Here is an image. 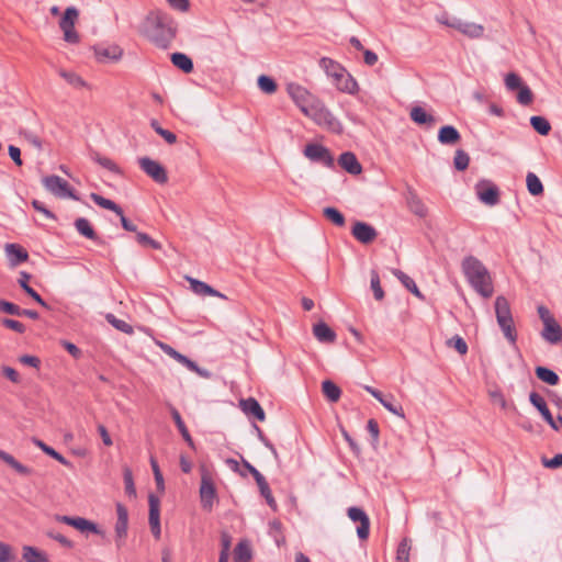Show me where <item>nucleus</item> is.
Returning <instances> with one entry per match:
<instances>
[{
  "label": "nucleus",
  "mask_w": 562,
  "mask_h": 562,
  "mask_svg": "<svg viewBox=\"0 0 562 562\" xmlns=\"http://www.w3.org/2000/svg\"><path fill=\"white\" fill-rule=\"evenodd\" d=\"M177 22L164 11H153L146 18L147 37L159 48H168L177 35Z\"/></svg>",
  "instance_id": "obj_1"
},
{
  "label": "nucleus",
  "mask_w": 562,
  "mask_h": 562,
  "mask_svg": "<svg viewBox=\"0 0 562 562\" xmlns=\"http://www.w3.org/2000/svg\"><path fill=\"white\" fill-rule=\"evenodd\" d=\"M461 268L476 293L484 299H490L493 295L494 286L491 273L481 260L474 256H467L462 260Z\"/></svg>",
  "instance_id": "obj_2"
},
{
  "label": "nucleus",
  "mask_w": 562,
  "mask_h": 562,
  "mask_svg": "<svg viewBox=\"0 0 562 562\" xmlns=\"http://www.w3.org/2000/svg\"><path fill=\"white\" fill-rule=\"evenodd\" d=\"M495 314L498 326L504 333L505 338L512 344L516 345L517 333L514 326L512 311L506 297L499 295L495 300Z\"/></svg>",
  "instance_id": "obj_3"
},
{
  "label": "nucleus",
  "mask_w": 562,
  "mask_h": 562,
  "mask_svg": "<svg viewBox=\"0 0 562 562\" xmlns=\"http://www.w3.org/2000/svg\"><path fill=\"white\" fill-rule=\"evenodd\" d=\"M303 113L319 126L327 127L333 132L341 131L340 122L318 99H313L312 105L308 109H303Z\"/></svg>",
  "instance_id": "obj_4"
},
{
  "label": "nucleus",
  "mask_w": 562,
  "mask_h": 562,
  "mask_svg": "<svg viewBox=\"0 0 562 562\" xmlns=\"http://www.w3.org/2000/svg\"><path fill=\"white\" fill-rule=\"evenodd\" d=\"M436 20L448 27L459 31L461 34L469 38H481L484 35V26L474 22L463 21L456 16H450L448 13H442Z\"/></svg>",
  "instance_id": "obj_5"
},
{
  "label": "nucleus",
  "mask_w": 562,
  "mask_h": 562,
  "mask_svg": "<svg viewBox=\"0 0 562 562\" xmlns=\"http://www.w3.org/2000/svg\"><path fill=\"white\" fill-rule=\"evenodd\" d=\"M216 496V487L212 476L210 472L204 467H202L200 485V498L202 507L206 510H211L213 508Z\"/></svg>",
  "instance_id": "obj_6"
},
{
  "label": "nucleus",
  "mask_w": 562,
  "mask_h": 562,
  "mask_svg": "<svg viewBox=\"0 0 562 562\" xmlns=\"http://www.w3.org/2000/svg\"><path fill=\"white\" fill-rule=\"evenodd\" d=\"M140 169L150 177L155 182L164 184L168 181V175L162 165L149 157H140L138 159Z\"/></svg>",
  "instance_id": "obj_7"
},
{
  "label": "nucleus",
  "mask_w": 562,
  "mask_h": 562,
  "mask_svg": "<svg viewBox=\"0 0 562 562\" xmlns=\"http://www.w3.org/2000/svg\"><path fill=\"white\" fill-rule=\"evenodd\" d=\"M475 192L480 201L486 205L494 206L499 202V190L490 180H480L475 184Z\"/></svg>",
  "instance_id": "obj_8"
},
{
  "label": "nucleus",
  "mask_w": 562,
  "mask_h": 562,
  "mask_svg": "<svg viewBox=\"0 0 562 562\" xmlns=\"http://www.w3.org/2000/svg\"><path fill=\"white\" fill-rule=\"evenodd\" d=\"M304 155L314 162H319L327 168H333L335 160L329 149L319 144H308L304 148Z\"/></svg>",
  "instance_id": "obj_9"
},
{
  "label": "nucleus",
  "mask_w": 562,
  "mask_h": 562,
  "mask_svg": "<svg viewBox=\"0 0 562 562\" xmlns=\"http://www.w3.org/2000/svg\"><path fill=\"white\" fill-rule=\"evenodd\" d=\"M286 91L294 103L303 112V109H308L312 105L313 99H315L304 87L301 85L291 82L286 86Z\"/></svg>",
  "instance_id": "obj_10"
},
{
  "label": "nucleus",
  "mask_w": 562,
  "mask_h": 562,
  "mask_svg": "<svg viewBox=\"0 0 562 562\" xmlns=\"http://www.w3.org/2000/svg\"><path fill=\"white\" fill-rule=\"evenodd\" d=\"M348 517L353 522H359L357 528V536L361 540H366L370 533V519L366 512L360 507H349Z\"/></svg>",
  "instance_id": "obj_11"
},
{
  "label": "nucleus",
  "mask_w": 562,
  "mask_h": 562,
  "mask_svg": "<svg viewBox=\"0 0 562 562\" xmlns=\"http://www.w3.org/2000/svg\"><path fill=\"white\" fill-rule=\"evenodd\" d=\"M43 184L47 191L57 198H70V187L59 176L52 175L43 178Z\"/></svg>",
  "instance_id": "obj_12"
},
{
  "label": "nucleus",
  "mask_w": 562,
  "mask_h": 562,
  "mask_svg": "<svg viewBox=\"0 0 562 562\" xmlns=\"http://www.w3.org/2000/svg\"><path fill=\"white\" fill-rule=\"evenodd\" d=\"M117 520L115 524L116 546L120 548L126 538L128 526V513L124 505L116 504Z\"/></svg>",
  "instance_id": "obj_13"
},
{
  "label": "nucleus",
  "mask_w": 562,
  "mask_h": 562,
  "mask_svg": "<svg viewBox=\"0 0 562 562\" xmlns=\"http://www.w3.org/2000/svg\"><path fill=\"white\" fill-rule=\"evenodd\" d=\"M94 55L101 63L116 61L123 55V49L115 44L94 46Z\"/></svg>",
  "instance_id": "obj_14"
},
{
  "label": "nucleus",
  "mask_w": 562,
  "mask_h": 562,
  "mask_svg": "<svg viewBox=\"0 0 562 562\" xmlns=\"http://www.w3.org/2000/svg\"><path fill=\"white\" fill-rule=\"evenodd\" d=\"M351 234L358 241L362 244H370L378 236L375 228L364 222H356L352 226Z\"/></svg>",
  "instance_id": "obj_15"
},
{
  "label": "nucleus",
  "mask_w": 562,
  "mask_h": 562,
  "mask_svg": "<svg viewBox=\"0 0 562 562\" xmlns=\"http://www.w3.org/2000/svg\"><path fill=\"white\" fill-rule=\"evenodd\" d=\"M72 528L77 529L86 538L92 535L104 537V531L98 524L82 517H72Z\"/></svg>",
  "instance_id": "obj_16"
},
{
  "label": "nucleus",
  "mask_w": 562,
  "mask_h": 562,
  "mask_svg": "<svg viewBox=\"0 0 562 562\" xmlns=\"http://www.w3.org/2000/svg\"><path fill=\"white\" fill-rule=\"evenodd\" d=\"M530 403L539 411L543 419L550 425V427L554 430H559V426L557 425L555 419L553 418L551 412L549 411L544 398L538 394L537 392H531L529 394Z\"/></svg>",
  "instance_id": "obj_17"
},
{
  "label": "nucleus",
  "mask_w": 562,
  "mask_h": 562,
  "mask_svg": "<svg viewBox=\"0 0 562 562\" xmlns=\"http://www.w3.org/2000/svg\"><path fill=\"white\" fill-rule=\"evenodd\" d=\"M158 346L160 347V349L166 355H168L169 357H171L172 359H175L179 363H181L184 367H187L190 371L196 372L199 374H202L201 369L199 368V366L194 361H192L187 356H184V355L180 353L179 351H177L170 345L165 344V342H159Z\"/></svg>",
  "instance_id": "obj_18"
},
{
  "label": "nucleus",
  "mask_w": 562,
  "mask_h": 562,
  "mask_svg": "<svg viewBox=\"0 0 562 562\" xmlns=\"http://www.w3.org/2000/svg\"><path fill=\"white\" fill-rule=\"evenodd\" d=\"M541 337L551 345H557L562 340V328L555 319L543 324Z\"/></svg>",
  "instance_id": "obj_19"
},
{
  "label": "nucleus",
  "mask_w": 562,
  "mask_h": 562,
  "mask_svg": "<svg viewBox=\"0 0 562 562\" xmlns=\"http://www.w3.org/2000/svg\"><path fill=\"white\" fill-rule=\"evenodd\" d=\"M338 164L344 170L353 176L359 175L362 171L360 162L351 151L342 153L338 158Z\"/></svg>",
  "instance_id": "obj_20"
},
{
  "label": "nucleus",
  "mask_w": 562,
  "mask_h": 562,
  "mask_svg": "<svg viewBox=\"0 0 562 562\" xmlns=\"http://www.w3.org/2000/svg\"><path fill=\"white\" fill-rule=\"evenodd\" d=\"M406 203L412 213H414L418 217H426L428 210L423 201L419 199L415 190L408 188L406 193Z\"/></svg>",
  "instance_id": "obj_21"
},
{
  "label": "nucleus",
  "mask_w": 562,
  "mask_h": 562,
  "mask_svg": "<svg viewBox=\"0 0 562 562\" xmlns=\"http://www.w3.org/2000/svg\"><path fill=\"white\" fill-rule=\"evenodd\" d=\"M186 279L190 283V289L198 295H210L226 299L224 294H222L221 292H218L217 290H215L214 288H212L211 285L206 284L203 281H200L191 277H187Z\"/></svg>",
  "instance_id": "obj_22"
},
{
  "label": "nucleus",
  "mask_w": 562,
  "mask_h": 562,
  "mask_svg": "<svg viewBox=\"0 0 562 562\" xmlns=\"http://www.w3.org/2000/svg\"><path fill=\"white\" fill-rule=\"evenodd\" d=\"M240 406L246 415L252 416L259 422H263L266 419L265 411L256 398L248 397L246 400H241Z\"/></svg>",
  "instance_id": "obj_23"
},
{
  "label": "nucleus",
  "mask_w": 562,
  "mask_h": 562,
  "mask_svg": "<svg viewBox=\"0 0 562 562\" xmlns=\"http://www.w3.org/2000/svg\"><path fill=\"white\" fill-rule=\"evenodd\" d=\"M313 334L323 344H333L336 340V333L324 322L314 325Z\"/></svg>",
  "instance_id": "obj_24"
},
{
  "label": "nucleus",
  "mask_w": 562,
  "mask_h": 562,
  "mask_svg": "<svg viewBox=\"0 0 562 562\" xmlns=\"http://www.w3.org/2000/svg\"><path fill=\"white\" fill-rule=\"evenodd\" d=\"M5 252L9 257L11 266H18L29 259L27 251L18 244H7Z\"/></svg>",
  "instance_id": "obj_25"
},
{
  "label": "nucleus",
  "mask_w": 562,
  "mask_h": 562,
  "mask_svg": "<svg viewBox=\"0 0 562 562\" xmlns=\"http://www.w3.org/2000/svg\"><path fill=\"white\" fill-rule=\"evenodd\" d=\"M79 234L88 239L95 241L97 244H103V240L97 235L90 222L85 217H79L74 223Z\"/></svg>",
  "instance_id": "obj_26"
},
{
  "label": "nucleus",
  "mask_w": 562,
  "mask_h": 562,
  "mask_svg": "<svg viewBox=\"0 0 562 562\" xmlns=\"http://www.w3.org/2000/svg\"><path fill=\"white\" fill-rule=\"evenodd\" d=\"M22 560L23 562H49L47 553L33 546L22 547Z\"/></svg>",
  "instance_id": "obj_27"
},
{
  "label": "nucleus",
  "mask_w": 562,
  "mask_h": 562,
  "mask_svg": "<svg viewBox=\"0 0 562 562\" xmlns=\"http://www.w3.org/2000/svg\"><path fill=\"white\" fill-rule=\"evenodd\" d=\"M460 139L459 131L452 125H445L438 132V142L442 145H454Z\"/></svg>",
  "instance_id": "obj_28"
},
{
  "label": "nucleus",
  "mask_w": 562,
  "mask_h": 562,
  "mask_svg": "<svg viewBox=\"0 0 562 562\" xmlns=\"http://www.w3.org/2000/svg\"><path fill=\"white\" fill-rule=\"evenodd\" d=\"M0 460L12 468L16 473L29 476L32 473V470L21 462H19L12 454L8 453L4 450L0 449Z\"/></svg>",
  "instance_id": "obj_29"
},
{
  "label": "nucleus",
  "mask_w": 562,
  "mask_h": 562,
  "mask_svg": "<svg viewBox=\"0 0 562 562\" xmlns=\"http://www.w3.org/2000/svg\"><path fill=\"white\" fill-rule=\"evenodd\" d=\"M0 460L12 468L16 473L29 476L32 473V470L21 462H19L12 454L8 453L4 450L0 449Z\"/></svg>",
  "instance_id": "obj_30"
},
{
  "label": "nucleus",
  "mask_w": 562,
  "mask_h": 562,
  "mask_svg": "<svg viewBox=\"0 0 562 562\" xmlns=\"http://www.w3.org/2000/svg\"><path fill=\"white\" fill-rule=\"evenodd\" d=\"M72 90L80 91L81 95L79 97V101L82 105H86L92 98L91 87L88 82H86L82 78L75 76L72 74Z\"/></svg>",
  "instance_id": "obj_31"
},
{
  "label": "nucleus",
  "mask_w": 562,
  "mask_h": 562,
  "mask_svg": "<svg viewBox=\"0 0 562 562\" xmlns=\"http://www.w3.org/2000/svg\"><path fill=\"white\" fill-rule=\"evenodd\" d=\"M170 414H171V417L179 430V432L181 434L182 438L184 439V441L190 446V447H194L193 445V440H192V437L184 424V422L182 420V417L179 413V411L176 408V407H171L170 408Z\"/></svg>",
  "instance_id": "obj_32"
},
{
  "label": "nucleus",
  "mask_w": 562,
  "mask_h": 562,
  "mask_svg": "<svg viewBox=\"0 0 562 562\" xmlns=\"http://www.w3.org/2000/svg\"><path fill=\"white\" fill-rule=\"evenodd\" d=\"M252 552L247 540H240L234 550V562H250Z\"/></svg>",
  "instance_id": "obj_33"
},
{
  "label": "nucleus",
  "mask_w": 562,
  "mask_h": 562,
  "mask_svg": "<svg viewBox=\"0 0 562 562\" xmlns=\"http://www.w3.org/2000/svg\"><path fill=\"white\" fill-rule=\"evenodd\" d=\"M170 58L171 63L183 72L190 74L193 71V61L188 55L183 53H173Z\"/></svg>",
  "instance_id": "obj_34"
},
{
  "label": "nucleus",
  "mask_w": 562,
  "mask_h": 562,
  "mask_svg": "<svg viewBox=\"0 0 562 562\" xmlns=\"http://www.w3.org/2000/svg\"><path fill=\"white\" fill-rule=\"evenodd\" d=\"M393 274L401 281V283L414 295H416L419 299H423V294L420 293L418 286L416 285L415 281L404 273L400 269H393Z\"/></svg>",
  "instance_id": "obj_35"
},
{
  "label": "nucleus",
  "mask_w": 562,
  "mask_h": 562,
  "mask_svg": "<svg viewBox=\"0 0 562 562\" xmlns=\"http://www.w3.org/2000/svg\"><path fill=\"white\" fill-rule=\"evenodd\" d=\"M536 376L541 380L542 382L549 384V385H557L560 382V378L553 370L547 368V367H537L535 369Z\"/></svg>",
  "instance_id": "obj_36"
},
{
  "label": "nucleus",
  "mask_w": 562,
  "mask_h": 562,
  "mask_svg": "<svg viewBox=\"0 0 562 562\" xmlns=\"http://www.w3.org/2000/svg\"><path fill=\"white\" fill-rule=\"evenodd\" d=\"M336 88L339 91L346 92V93H349V94H355L358 91V89H359L358 82L348 72L345 76H342V78H340L339 82H336Z\"/></svg>",
  "instance_id": "obj_37"
},
{
  "label": "nucleus",
  "mask_w": 562,
  "mask_h": 562,
  "mask_svg": "<svg viewBox=\"0 0 562 562\" xmlns=\"http://www.w3.org/2000/svg\"><path fill=\"white\" fill-rule=\"evenodd\" d=\"M322 391L326 398L331 403L338 402L341 395L339 386L330 380H326L322 383Z\"/></svg>",
  "instance_id": "obj_38"
},
{
  "label": "nucleus",
  "mask_w": 562,
  "mask_h": 562,
  "mask_svg": "<svg viewBox=\"0 0 562 562\" xmlns=\"http://www.w3.org/2000/svg\"><path fill=\"white\" fill-rule=\"evenodd\" d=\"M411 119L416 124L425 125V124H432L435 122V119L432 115L428 114L422 106H414L411 110Z\"/></svg>",
  "instance_id": "obj_39"
},
{
  "label": "nucleus",
  "mask_w": 562,
  "mask_h": 562,
  "mask_svg": "<svg viewBox=\"0 0 562 562\" xmlns=\"http://www.w3.org/2000/svg\"><path fill=\"white\" fill-rule=\"evenodd\" d=\"M526 183H527L528 192L531 195L538 196L543 193V190H544L543 184L536 173L528 172L527 177H526Z\"/></svg>",
  "instance_id": "obj_40"
},
{
  "label": "nucleus",
  "mask_w": 562,
  "mask_h": 562,
  "mask_svg": "<svg viewBox=\"0 0 562 562\" xmlns=\"http://www.w3.org/2000/svg\"><path fill=\"white\" fill-rule=\"evenodd\" d=\"M148 503H149V525L160 524V501H159V498L154 494H149Z\"/></svg>",
  "instance_id": "obj_41"
},
{
  "label": "nucleus",
  "mask_w": 562,
  "mask_h": 562,
  "mask_svg": "<svg viewBox=\"0 0 562 562\" xmlns=\"http://www.w3.org/2000/svg\"><path fill=\"white\" fill-rule=\"evenodd\" d=\"M530 125L532 128L542 136H546L551 131V124L544 116H531Z\"/></svg>",
  "instance_id": "obj_42"
},
{
  "label": "nucleus",
  "mask_w": 562,
  "mask_h": 562,
  "mask_svg": "<svg viewBox=\"0 0 562 562\" xmlns=\"http://www.w3.org/2000/svg\"><path fill=\"white\" fill-rule=\"evenodd\" d=\"M91 199L100 207L113 211L115 214H121L122 207L119 204H116L114 201L106 199L97 193H91Z\"/></svg>",
  "instance_id": "obj_43"
},
{
  "label": "nucleus",
  "mask_w": 562,
  "mask_h": 562,
  "mask_svg": "<svg viewBox=\"0 0 562 562\" xmlns=\"http://www.w3.org/2000/svg\"><path fill=\"white\" fill-rule=\"evenodd\" d=\"M105 319L109 324H111L115 329L124 333V334H133L134 333V329H133V326L130 325L128 323H126L125 321L123 319H120L117 318L114 314H106L105 315Z\"/></svg>",
  "instance_id": "obj_44"
},
{
  "label": "nucleus",
  "mask_w": 562,
  "mask_h": 562,
  "mask_svg": "<svg viewBox=\"0 0 562 562\" xmlns=\"http://www.w3.org/2000/svg\"><path fill=\"white\" fill-rule=\"evenodd\" d=\"M323 214L328 221H330L336 226L341 227L346 223L344 214L336 207L327 206L323 210Z\"/></svg>",
  "instance_id": "obj_45"
},
{
  "label": "nucleus",
  "mask_w": 562,
  "mask_h": 562,
  "mask_svg": "<svg viewBox=\"0 0 562 562\" xmlns=\"http://www.w3.org/2000/svg\"><path fill=\"white\" fill-rule=\"evenodd\" d=\"M257 82L259 89L268 94L274 93L278 89L276 81L271 77L266 75L259 76Z\"/></svg>",
  "instance_id": "obj_46"
},
{
  "label": "nucleus",
  "mask_w": 562,
  "mask_h": 562,
  "mask_svg": "<svg viewBox=\"0 0 562 562\" xmlns=\"http://www.w3.org/2000/svg\"><path fill=\"white\" fill-rule=\"evenodd\" d=\"M319 66L325 70L328 77H331L336 71L341 72L342 70L340 64L328 57L321 58Z\"/></svg>",
  "instance_id": "obj_47"
},
{
  "label": "nucleus",
  "mask_w": 562,
  "mask_h": 562,
  "mask_svg": "<svg viewBox=\"0 0 562 562\" xmlns=\"http://www.w3.org/2000/svg\"><path fill=\"white\" fill-rule=\"evenodd\" d=\"M411 541L404 538L396 550V562H409Z\"/></svg>",
  "instance_id": "obj_48"
},
{
  "label": "nucleus",
  "mask_w": 562,
  "mask_h": 562,
  "mask_svg": "<svg viewBox=\"0 0 562 562\" xmlns=\"http://www.w3.org/2000/svg\"><path fill=\"white\" fill-rule=\"evenodd\" d=\"M32 440L46 454L50 456L52 458H54L55 460L61 462L63 464H66V465L68 464V461L59 452H57L55 449H53L52 447L47 446L45 442H43L42 440H40L37 438H33Z\"/></svg>",
  "instance_id": "obj_49"
},
{
  "label": "nucleus",
  "mask_w": 562,
  "mask_h": 562,
  "mask_svg": "<svg viewBox=\"0 0 562 562\" xmlns=\"http://www.w3.org/2000/svg\"><path fill=\"white\" fill-rule=\"evenodd\" d=\"M370 285L373 291L374 299L381 301L384 299V291L381 286L379 273L375 270L371 271Z\"/></svg>",
  "instance_id": "obj_50"
},
{
  "label": "nucleus",
  "mask_w": 562,
  "mask_h": 562,
  "mask_svg": "<svg viewBox=\"0 0 562 562\" xmlns=\"http://www.w3.org/2000/svg\"><path fill=\"white\" fill-rule=\"evenodd\" d=\"M518 90L517 93V102L521 105H530L533 101V93L531 89L527 85H522Z\"/></svg>",
  "instance_id": "obj_51"
},
{
  "label": "nucleus",
  "mask_w": 562,
  "mask_h": 562,
  "mask_svg": "<svg viewBox=\"0 0 562 562\" xmlns=\"http://www.w3.org/2000/svg\"><path fill=\"white\" fill-rule=\"evenodd\" d=\"M470 157L463 149H458L453 158L454 168L459 171H463L469 167Z\"/></svg>",
  "instance_id": "obj_52"
},
{
  "label": "nucleus",
  "mask_w": 562,
  "mask_h": 562,
  "mask_svg": "<svg viewBox=\"0 0 562 562\" xmlns=\"http://www.w3.org/2000/svg\"><path fill=\"white\" fill-rule=\"evenodd\" d=\"M136 240L139 245L144 247H149L153 249H161V244L155 239H153L148 234L136 232Z\"/></svg>",
  "instance_id": "obj_53"
},
{
  "label": "nucleus",
  "mask_w": 562,
  "mask_h": 562,
  "mask_svg": "<svg viewBox=\"0 0 562 562\" xmlns=\"http://www.w3.org/2000/svg\"><path fill=\"white\" fill-rule=\"evenodd\" d=\"M59 26L64 32V40L70 42V7L64 10Z\"/></svg>",
  "instance_id": "obj_54"
},
{
  "label": "nucleus",
  "mask_w": 562,
  "mask_h": 562,
  "mask_svg": "<svg viewBox=\"0 0 562 562\" xmlns=\"http://www.w3.org/2000/svg\"><path fill=\"white\" fill-rule=\"evenodd\" d=\"M447 345L451 348H454L461 356L468 352V345L465 340L459 335H456L452 338H450L447 341Z\"/></svg>",
  "instance_id": "obj_55"
},
{
  "label": "nucleus",
  "mask_w": 562,
  "mask_h": 562,
  "mask_svg": "<svg viewBox=\"0 0 562 562\" xmlns=\"http://www.w3.org/2000/svg\"><path fill=\"white\" fill-rule=\"evenodd\" d=\"M382 406L387 409L390 413L401 417L405 418L404 409L401 405L393 403V396L386 397L384 401H382Z\"/></svg>",
  "instance_id": "obj_56"
},
{
  "label": "nucleus",
  "mask_w": 562,
  "mask_h": 562,
  "mask_svg": "<svg viewBox=\"0 0 562 562\" xmlns=\"http://www.w3.org/2000/svg\"><path fill=\"white\" fill-rule=\"evenodd\" d=\"M522 85H524V82H522L521 78L517 74L509 72V74L506 75V77H505V86H506L507 90L516 91Z\"/></svg>",
  "instance_id": "obj_57"
},
{
  "label": "nucleus",
  "mask_w": 562,
  "mask_h": 562,
  "mask_svg": "<svg viewBox=\"0 0 562 562\" xmlns=\"http://www.w3.org/2000/svg\"><path fill=\"white\" fill-rule=\"evenodd\" d=\"M124 484H125V493L132 497L136 495V488L133 481L132 471L130 469H125L123 473Z\"/></svg>",
  "instance_id": "obj_58"
},
{
  "label": "nucleus",
  "mask_w": 562,
  "mask_h": 562,
  "mask_svg": "<svg viewBox=\"0 0 562 562\" xmlns=\"http://www.w3.org/2000/svg\"><path fill=\"white\" fill-rule=\"evenodd\" d=\"M0 322L4 327L12 329L19 334H23L26 330L24 324L19 321L12 318H2Z\"/></svg>",
  "instance_id": "obj_59"
},
{
  "label": "nucleus",
  "mask_w": 562,
  "mask_h": 562,
  "mask_svg": "<svg viewBox=\"0 0 562 562\" xmlns=\"http://www.w3.org/2000/svg\"><path fill=\"white\" fill-rule=\"evenodd\" d=\"M20 310L21 307L12 302L5 301L0 299V311L3 313L13 315V316H20Z\"/></svg>",
  "instance_id": "obj_60"
},
{
  "label": "nucleus",
  "mask_w": 562,
  "mask_h": 562,
  "mask_svg": "<svg viewBox=\"0 0 562 562\" xmlns=\"http://www.w3.org/2000/svg\"><path fill=\"white\" fill-rule=\"evenodd\" d=\"M150 465H151V469H153V472H154V476H155L157 488L159 491H164L165 490L164 477H162V474L160 472L159 465H158L157 461L154 458L150 459Z\"/></svg>",
  "instance_id": "obj_61"
},
{
  "label": "nucleus",
  "mask_w": 562,
  "mask_h": 562,
  "mask_svg": "<svg viewBox=\"0 0 562 562\" xmlns=\"http://www.w3.org/2000/svg\"><path fill=\"white\" fill-rule=\"evenodd\" d=\"M14 559L11 546L0 541V562H13Z\"/></svg>",
  "instance_id": "obj_62"
},
{
  "label": "nucleus",
  "mask_w": 562,
  "mask_h": 562,
  "mask_svg": "<svg viewBox=\"0 0 562 562\" xmlns=\"http://www.w3.org/2000/svg\"><path fill=\"white\" fill-rule=\"evenodd\" d=\"M259 491H260L261 496L266 499L267 504L271 508L276 509L277 503H276V499L272 496V493H271V490L269 487V484L267 483V484L260 486Z\"/></svg>",
  "instance_id": "obj_63"
},
{
  "label": "nucleus",
  "mask_w": 562,
  "mask_h": 562,
  "mask_svg": "<svg viewBox=\"0 0 562 562\" xmlns=\"http://www.w3.org/2000/svg\"><path fill=\"white\" fill-rule=\"evenodd\" d=\"M542 463L548 469L561 468L562 467V453H558L551 459H543Z\"/></svg>",
  "instance_id": "obj_64"
}]
</instances>
